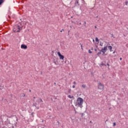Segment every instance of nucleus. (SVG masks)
<instances>
[{"label":"nucleus","mask_w":128,"mask_h":128,"mask_svg":"<svg viewBox=\"0 0 128 128\" xmlns=\"http://www.w3.org/2000/svg\"><path fill=\"white\" fill-rule=\"evenodd\" d=\"M39 100L40 102H44L42 98H40Z\"/></svg>","instance_id":"obj_15"},{"label":"nucleus","mask_w":128,"mask_h":128,"mask_svg":"<svg viewBox=\"0 0 128 128\" xmlns=\"http://www.w3.org/2000/svg\"><path fill=\"white\" fill-rule=\"evenodd\" d=\"M116 122H114V125H113L114 126H116Z\"/></svg>","instance_id":"obj_19"},{"label":"nucleus","mask_w":128,"mask_h":128,"mask_svg":"<svg viewBox=\"0 0 128 128\" xmlns=\"http://www.w3.org/2000/svg\"><path fill=\"white\" fill-rule=\"evenodd\" d=\"M95 28H96V26H95Z\"/></svg>","instance_id":"obj_30"},{"label":"nucleus","mask_w":128,"mask_h":128,"mask_svg":"<svg viewBox=\"0 0 128 128\" xmlns=\"http://www.w3.org/2000/svg\"><path fill=\"white\" fill-rule=\"evenodd\" d=\"M72 88H76V86H75L74 85H73V86H72Z\"/></svg>","instance_id":"obj_18"},{"label":"nucleus","mask_w":128,"mask_h":128,"mask_svg":"<svg viewBox=\"0 0 128 128\" xmlns=\"http://www.w3.org/2000/svg\"><path fill=\"white\" fill-rule=\"evenodd\" d=\"M93 42H94V40H93Z\"/></svg>","instance_id":"obj_31"},{"label":"nucleus","mask_w":128,"mask_h":128,"mask_svg":"<svg viewBox=\"0 0 128 128\" xmlns=\"http://www.w3.org/2000/svg\"><path fill=\"white\" fill-rule=\"evenodd\" d=\"M120 60H122V58H120Z\"/></svg>","instance_id":"obj_24"},{"label":"nucleus","mask_w":128,"mask_h":128,"mask_svg":"<svg viewBox=\"0 0 128 128\" xmlns=\"http://www.w3.org/2000/svg\"><path fill=\"white\" fill-rule=\"evenodd\" d=\"M98 87V90H104V86L102 83L99 82Z\"/></svg>","instance_id":"obj_4"},{"label":"nucleus","mask_w":128,"mask_h":128,"mask_svg":"<svg viewBox=\"0 0 128 128\" xmlns=\"http://www.w3.org/2000/svg\"><path fill=\"white\" fill-rule=\"evenodd\" d=\"M100 46H104L102 48V50H100L101 52H102L104 54L106 52L108 51V50H109L110 52H112V46H110L108 44H107L104 41L100 42Z\"/></svg>","instance_id":"obj_1"},{"label":"nucleus","mask_w":128,"mask_h":128,"mask_svg":"<svg viewBox=\"0 0 128 128\" xmlns=\"http://www.w3.org/2000/svg\"><path fill=\"white\" fill-rule=\"evenodd\" d=\"M101 54H102V52H98L97 54V56H100Z\"/></svg>","instance_id":"obj_10"},{"label":"nucleus","mask_w":128,"mask_h":128,"mask_svg":"<svg viewBox=\"0 0 128 128\" xmlns=\"http://www.w3.org/2000/svg\"><path fill=\"white\" fill-rule=\"evenodd\" d=\"M80 46H81L82 50H84V48H82V44H80Z\"/></svg>","instance_id":"obj_14"},{"label":"nucleus","mask_w":128,"mask_h":128,"mask_svg":"<svg viewBox=\"0 0 128 128\" xmlns=\"http://www.w3.org/2000/svg\"><path fill=\"white\" fill-rule=\"evenodd\" d=\"M29 92H32V90H30Z\"/></svg>","instance_id":"obj_25"},{"label":"nucleus","mask_w":128,"mask_h":128,"mask_svg":"<svg viewBox=\"0 0 128 128\" xmlns=\"http://www.w3.org/2000/svg\"><path fill=\"white\" fill-rule=\"evenodd\" d=\"M68 98H74V96H70V95H68Z\"/></svg>","instance_id":"obj_7"},{"label":"nucleus","mask_w":128,"mask_h":128,"mask_svg":"<svg viewBox=\"0 0 128 128\" xmlns=\"http://www.w3.org/2000/svg\"><path fill=\"white\" fill-rule=\"evenodd\" d=\"M20 30H22V28L20 26H16V28H14L13 30L14 32H20Z\"/></svg>","instance_id":"obj_3"},{"label":"nucleus","mask_w":128,"mask_h":128,"mask_svg":"<svg viewBox=\"0 0 128 128\" xmlns=\"http://www.w3.org/2000/svg\"><path fill=\"white\" fill-rule=\"evenodd\" d=\"M102 66H104V64L102 63V64H100V66L102 67Z\"/></svg>","instance_id":"obj_11"},{"label":"nucleus","mask_w":128,"mask_h":128,"mask_svg":"<svg viewBox=\"0 0 128 128\" xmlns=\"http://www.w3.org/2000/svg\"><path fill=\"white\" fill-rule=\"evenodd\" d=\"M4 88V86L0 85V90H2Z\"/></svg>","instance_id":"obj_12"},{"label":"nucleus","mask_w":128,"mask_h":128,"mask_svg":"<svg viewBox=\"0 0 128 128\" xmlns=\"http://www.w3.org/2000/svg\"><path fill=\"white\" fill-rule=\"evenodd\" d=\"M84 104V99L82 98H78L75 103L76 106H79L82 108V104Z\"/></svg>","instance_id":"obj_2"},{"label":"nucleus","mask_w":128,"mask_h":128,"mask_svg":"<svg viewBox=\"0 0 128 128\" xmlns=\"http://www.w3.org/2000/svg\"><path fill=\"white\" fill-rule=\"evenodd\" d=\"M72 84H76V82L74 81V82H72Z\"/></svg>","instance_id":"obj_23"},{"label":"nucleus","mask_w":128,"mask_h":128,"mask_svg":"<svg viewBox=\"0 0 128 128\" xmlns=\"http://www.w3.org/2000/svg\"><path fill=\"white\" fill-rule=\"evenodd\" d=\"M21 48L23 50H26V48H28V46L24 44H22L21 45Z\"/></svg>","instance_id":"obj_6"},{"label":"nucleus","mask_w":128,"mask_h":128,"mask_svg":"<svg viewBox=\"0 0 128 128\" xmlns=\"http://www.w3.org/2000/svg\"><path fill=\"white\" fill-rule=\"evenodd\" d=\"M95 52H96V49H94Z\"/></svg>","instance_id":"obj_26"},{"label":"nucleus","mask_w":128,"mask_h":128,"mask_svg":"<svg viewBox=\"0 0 128 128\" xmlns=\"http://www.w3.org/2000/svg\"><path fill=\"white\" fill-rule=\"evenodd\" d=\"M64 30L62 29V30H61L60 31V32H62V31L64 32Z\"/></svg>","instance_id":"obj_20"},{"label":"nucleus","mask_w":128,"mask_h":128,"mask_svg":"<svg viewBox=\"0 0 128 128\" xmlns=\"http://www.w3.org/2000/svg\"><path fill=\"white\" fill-rule=\"evenodd\" d=\"M126 6H128V2H126Z\"/></svg>","instance_id":"obj_21"},{"label":"nucleus","mask_w":128,"mask_h":128,"mask_svg":"<svg viewBox=\"0 0 128 128\" xmlns=\"http://www.w3.org/2000/svg\"><path fill=\"white\" fill-rule=\"evenodd\" d=\"M22 96H23V97H24V96H26V94H22Z\"/></svg>","instance_id":"obj_17"},{"label":"nucleus","mask_w":128,"mask_h":128,"mask_svg":"<svg viewBox=\"0 0 128 128\" xmlns=\"http://www.w3.org/2000/svg\"><path fill=\"white\" fill-rule=\"evenodd\" d=\"M96 42H98L99 40H98V37H96L95 38Z\"/></svg>","instance_id":"obj_9"},{"label":"nucleus","mask_w":128,"mask_h":128,"mask_svg":"<svg viewBox=\"0 0 128 128\" xmlns=\"http://www.w3.org/2000/svg\"><path fill=\"white\" fill-rule=\"evenodd\" d=\"M58 54L60 58V60H64V56L62 55V54H60V52H58Z\"/></svg>","instance_id":"obj_5"},{"label":"nucleus","mask_w":128,"mask_h":128,"mask_svg":"<svg viewBox=\"0 0 128 128\" xmlns=\"http://www.w3.org/2000/svg\"><path fill=\"white\" fill-rule=\"evenodd\" d=\"M34 98H35V97H34Z\"/></svg>","instance_id":"obj_32"},{"label":"nucleus","mask_w":128,"mask_h":128,"mask_svg":"<svg viewBox=\"0 0 128 128\" xmlns=\"http://www.w3.org/2000/svg\"><path fill=\"white\" fill-rule=\"evenodd\" d=\"M2 2H4V0H0V5H1Z\"/></svg>","instance_id":"obj_13"},{"label":"nucleus","mask_w":128,"mask_h":128,"mask_svg":"<svg viewBox=\"0 0 128 128\" xmlns=\"http://www.w3.org/2000/svg\"><path fill=\"white\" fill-rule=\"evenodd\" d=\"M86 84H82V87L83 88H86Z\"/></svg>","instance_id":"obj_8"},{"label":"nucleus","mask_w":128,"mask_h":128,"mask_svg":"<svg viewBox=\"0 0 128 128\" xmlns=\"http://www.w3.org/2000/svg\"><path fill=\"white\" fill-rule=\"evenodd\" d=\"M86 24V22H84V24Z\"/></svg>","instance_id":"obj_28"},{"label":"nucleus","mask_w":128,"mask_h":128,"mask_svg":"<svg viewBox=\"0 0 128 128\" xmlns=\"http://www.w3.org/2000/svg\"><path fill=\"white\" fill-rule=\"evenodd\" d=\"M108 50V48H107V50Z\"/></svg>","instance_id":"obj_29"},{"label":"nucleus","mask_w":128,"mask_h":128,"mask_svg":"<svg viewBox=\"0 0 128 128\" xmlns=\"http://www.w3.org/2000/svg\"><path fill=\"white\" fill-rule=\"evenodd\" d=\"M108 66H110L108 64Z\"/></svg>","instance_id":"obj_33"},{"label":"nucleus","mask_w":128,"mask_h":128,"mask_svg":"<svg viewBox=\"0 0 128 128\" xmlns=\"http://www.w3.org/2000/svg\"><path fill=\"white\" fill-rule=\"evenodd\" d=\"M76 4H78V0H76Z\"/></svg>","instance_id":"obj_22"},{"label":"nucleus","mask_w":128,"mask_h":128,"mask_svg":"<svg viewBox=\"0 0 128 128\" xmlns=\"http://www.w3.org/2000/svg\"><path fill=\"white\" fill-rule=\"evenodd\" d=\"M88 52L89 54H92V52L90 51V50H88Z\"/></svg>","instance_id":"obj_16"},{"label":"nucleus","mask_w":128,"mask_h":128,"mask_svg":"<svg viewBox=\"0 0 128 128\" xmlns=\"http://www.w3.org/2000/svg\"><path fill=\"white\" fill-rule=\"evenodd\" d=\"M115 53H116V52H113V54H115Z\"/></svg>","instance_id":"obj_27"}]
</instances>
